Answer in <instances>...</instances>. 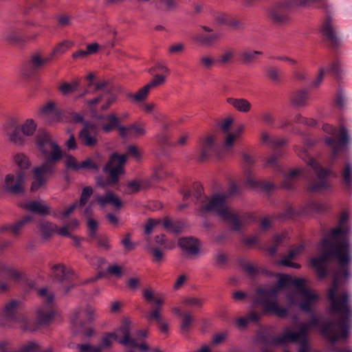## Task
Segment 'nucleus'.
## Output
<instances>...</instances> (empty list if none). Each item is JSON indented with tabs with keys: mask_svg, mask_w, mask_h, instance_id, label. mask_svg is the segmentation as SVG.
I'll list each match as a JSON object with an SVG mask.
<instances>
[{
	"mask_svg": "<svg viewBox=\"0 0 352 352\" xmlns=\"http://www.w3.org/2000/svg\"><path fill=\"white\" fill-rule=\"evenodd\" d=\"M289 333H296V331L289 328L285 329L282 335L276 338L274 340L275 344L280 345L290 342H298V352H311V346L309 342L308 336L299 334L293 340L290 338Z\"/></svg>",
	"mask_w": 352,
	"mask_h": 352,
	"instance_id": "nucleus-13",
	"label": "nucleus"
},
{
	"mask_svg": "<svg viewBox=\"0 0 352 352\" xmlns=\"http://www.w3.org/2000/svg\"><path fill=\"white\" fill-rule=\"evenodd\" d=\"M203 187L199 184H196L193 187V196L196 199L197 204H200L204 205L205 203L208 201V197L202 193Z\"/></svg>",
	"mask_w": 352,
	"mask_h": 352,
	"instance_id": "nucleus-40",
	"label": "nucleus"
},
{
	"mask_svg": "<svg viewBox=\"0 0 352 352\" xmlns=\"http://www.w3.org/2000/svg\"><path fill=\"white\" fill-rule=\"evenodd\" d=\"M65 163L67 168L73 169L75 170H80V164L78 163L76 158L72 155H67Z\"/></svg>",
	"mask_w": 352,
	"mask_h": 352,
	"instance_id": "nucleus-61",
	"label": "nucleus"
},
{
	"mask_svg": "<svg viewBox=\"0 0 352 352\" xmlns=\"http://www.w3.org/2000/svg\"><path fill=\"white\" fill-rule=\"evenodd\" d=\"M36 124L32 119H28L21 126V130L23 135L30 136L34 134Z\"/></svg>",
	"mask_w": 352,
	"mask_h": 352,
	"instance_id": "nucleus-39",
	"label": "nucleus"
},
{
	"mask_svg": "<svg viewBox=\"0 0 352 352\" xmlns=\"http://www.w3.org/2000/svg\"><path fill=\"white\" fill-rule=\"evenodd\" d=\"M118 335L122 336V339L119 342L126 346H138V342L137 339L133 338L131 336V322L129 319L125 318L123 320L121 326L115 331Z\"/></svg>",
	"mask_w": 352,
	"mask_h": 352,
	"instance_id": "nucleus-16",
	"label": "nucleus"
},
{
	"mask_svg": "<svg viewBox=\"0 0 352 352\" xmlns=\"http://www.w3.org/2000/svg\"><path fill=\"white\" fill-rule=\"evenodd\" d=\"M230 15L227 13H217L214 15V19L217 25H227Z\"/></svg>",
	"mask_w": 352,
	"mask_h": 352,
	"instance_id": "nucleus-58",
	"label": "nucleus"
},
{
	"mask_svg": "<svg viewBox=\"0 0 352 352\" xmlns=\"http://www.w3.org/2000/svg\"><path fill=\"white\" fill-rule=\"evenodd\" d=\"M199 63L204 68L209 69L215 65V60L210 54H204L200 56Z\"/></svg>",
	"mask_w": 352,
	"mask_h": 352,
	"instance_id": "nucleus-50",
	"label": "nucleus"
},
{
	"mask_svg": "<svg viewBox=\"0 0 352 352\" xmlns=\"http://www.w3.org/2000/svg\"><path fill=\"white\" fill-rule=\"evenodd\" d=\"M303 249V245H299L296 248L292 249L288 254L281 260V264L296 269L300 268V265L299 264L293 263L291 260L294 259L299 255L302 252Z\"/></svg>",
	"mask_w": 352,
	"mask_h": 352,
	"instance_id": "nucleus-24",
	"label": "nucleus"
},
{
	"mask_svg": "<svg viewBox=\"0 0 352 352\" xmlns=\"http://www.w3.org/2000/svg\"><path fill=\"white\" fill-rule=\"evenodd\" d=\"M293 285L297 291L288 294V300L292 305L297 304L296 295H300L302 302L299 304L300 308L309 314L313 312L312 305L318 299V296L310 292L305 286L302 278H293L288 275H280L278 283L269 287H260L256 291L254 305L261 304L263 314L274 313L278 317L283 318L287 314V309L280 307L278 303V294L285 286Z\"/></svg>",
	"mask_w": 352,
	"mask_h": 352,
	"instance_id": "nucleus-2",
	"label": "nucleus"
},
{
	"mask_svg": "<svg viewBox=\"0 0 352 352\" xmlns=\"http://www.w3.org/2000/svg\"><path fill=\"white\" fill-rule=\"evenodd\" d=\"M256 298V295L254 296V298H253V302H252V310L248 314L247 316L245 317V318L247 319V321L248 323H250V322H258L260 320V316L258 313L256 312L255 309L258 307V306H261L262 307V311H261V314L263 315H265V314H263V307L261 304H258L256 305H254V299ZM271 313H269V314H267H267H270ZM273 314H274V313H272Z\"/></svg>",
	"mask_w": 352,
	"mask_h": 352,
	"instance_id": "nucleus-38",
	"label": "nucleus"
},
{
	"mask_svg": "<svg viewBox=\"0 0 352 352\" xmlns=\"http://www.w3.org/2000/svg\"><path fill=\"white\" fill-rule=\"evenodd\" d=\"M267 76L274 82H278L280 80V72L273 66L268 67Z\"/></svg>",
	"mask_w": 352,
	"mask_h": 352,
	"instance_id": "nucleus-52",
	"label": "nucleus"
},
{
	"mask_svg": "<svg viewBox=\"0 0 352 352\" xmlns=\"http://www.w3.org/2000/svg\"><path fill=\"white\" fill-rule=\"evenodd\" d=\"M100 118L108 122L107 124H104L102 126V129L105 133L111 132L114 128L119 129V127L121 126L119 125V118L114 114H109L106 116H102Z\"/></svg>",
	"mask_w": 352,
	"mask_h": 352,
	"instance_id": "nucleus-29",
	"label": "nucleus"
},
{
	"mask_svg": "<svg viewBox=\"0 0 352 352\" xmlns=\"http://www.w3.org/2000/svg\"><path fill=\"white\" fill-rule=\"evenodd\" d=\"M340 181L342 187L346 192L352 190V162L346 161L340 170Z\"/></svg>",
	"mask_w": 352,
	"mask_h": 352,
	"instance_id": "nucleus-17",
	"label": "nucleus"
},
{
	"mask_svg": "<svg viewBox=\"0 0 352 352\" xmlns=\"http://www.w3.org/2000/svg\"><path fill=\"white\" fill-rule=\"evenodd\" d=\"M36 143L42 154L45 162L33 170L34 180L31 185V190L35 192L43 186L47 177L54 173V165L63 156L60 147L52 141L51 135L43 130L38 131Z\"/></svg>",
	"mask_w": 352,
	"mask_h": 352,
	"instance_id": "nucleus-3",
	"label": "nucleus"
},
{
	"mask_svg": "<svg viewBox=\"0 0 352 352\" xmlns=\"http://www.w3.org/2000/svg\"><path fill=\"white\" fill-rule=\"evenodd\" d=\"M227 196L223 194L214 195L205 205H202L200 208V212H215L221 218L230 210L227 206L226 199Z\"/></svg>",
	"mask_w": 352,
	"mask_h": 352,
	"instance_id": "nucleus-11",
	"label": "nucleus"
},
{
	"mask_svg": "<svg viewBox=\"0 0 352 352\" xmlns=\"http://www.w3.org/2000/svg\"><path fill=\"white\" fill-rule=\"evenodd\" d=\"M146 249L153 255L155 263H161L163 261L164 252L158 247H155L149 238L146 239Z\"/></svg>",
	"mask_w": 352,
	"mask_h": 352,
	"instance_id": "nucleus-34",
	"label": "nucleus"
},
{
	"mask_svg": "<svg viewBox=\"0 0 352 352\" xmlns=\"http://www.w3.org/2000/svg\"><path fill=\"white\" fill-rule=\"evenodd\" d=\"M322 130L327 133L333 135L325 139L326 144L331 148L332 157H336L338 153L344 151L350 144V135L345 127H341L338 133L337 130L332 126L324 124Z\"/></svg>",
	"mask_w": 352,
	"mask_h": 352,
	"instance_id": "nucleus-7",
	"label": "nucleus"
},
{
	"mask_svg": "<svg viewBox=\"0 0 352 352\" xmlns=\"http://www.w3.org/2000/svg\"><path fill=\"white\" fill-rule=\"evenodd\" d=\"M336 104L339 109L344 108L346 104V95L341 89H338L336 99Z\"/></svg>",
	"mask_w": 352,
	"mask_h": 352,
	"instance_id": "nucleus-57",
	"label": "nucleus"
},
{
	"mask_svg": "<svg viewBox=\"0 0 352 352\" xmlns=\"http://www.w3.org/2000/svg\"><path fill=\"white\" fill-rule=\"evenodd\" d=\"M309 99V91L301 89L294 93L291 98V102L297 107H305Z\"/></svg>",
	"mask_w": 352,
	"mask_h": 352,
	"instance_id": "nucleus-30",
	"label": "nucleus"
},
{
	"mask_svg": "<svg viewBox=\"0 0 352 352\" xmlns=\"http://www.w3.org/2000/svg\"><path fill=\"white\" fill-rule=\"evenodd\" d=\"M200 28L206 33L199 32L194 38L195 42L202 47L212 46L219 38V34L213 32V30L207 25H200Z\"/></svg>",
	"mask_w": 352,
	"mask_h": 352,
	"instance_id": "nucleus-15",
	"label": "nucleus"
},
{
	"mask_svg": "<svg viewBox=\"0 0 352 352\" xmlns=\"http://www.w3.org/2000/svg\"><path fill=\"white\" fill-rule=\"evenodd\" d=\"M298 155L312 169L314 175H310L308 173L300 169L293 170L285 179V187L287 189L292 188L291 180L298 175H302L306 177L308 181L309 190L318 192L329 189L330 188L329 178L330 170L322 167L315 159L309 155L307 150L305 148H300L298 151Z\"/></svg>",
	"mask_w": 352,
	"mask_h": 352,
	"instance_id": "nucleus-4",
	"label": "nucleus"
},
{
	"mask_svg": "<svg viewBox=\"0 0 352 352\" xmlns=\"http://www.w3.org/2000/svg\"><path fill=\"white\" fill-rule=\"evenodd\" d=\"M22 207L33 213L41 215H46L50 212L48 206L44 205L40 201H29L23 205Z\"/></svg>",
	"mask_w": 352,
	"mask_h": 352,
	"instance_id": "nucleus-23",
	"label": "nucleus"
},
{
	"mask_svg": "<svg viewBox=\"0 0 352 352\" xmlns=\"http://www.w3.org/2000/svg\"><path fill=\"white\" fill-rule=\"evenodd\" d=\"M100 166L93 162L90 158H88L80 164V169L85 170H98Z\"/></svg>",
	"mask_w": 352,
	"mask_h": 352,
	"instance_id": "nucleus-59",
	"label": "nucleus"
},
{
	"mask_svg": "<svg viewBox=\"0 0 352 352\" xmlns=\"http://www.w3.org/2000/svg\"><path fill=\"white\" fill-rule=\"evenodd\" d=\"M73 45V43L68 41H64L62 43H60L58 44L54 49V50L52 52V56H54L58 54H62L66 52L67 50H68L70 47Z\"/></svg>",
	"mask_w": 352,
	"mask_h": 352,
	"instance_id": "nucleus-46",
	"label": "nucleus"
},
{
	"mask_svg": "<svg viewBox=\"0 0 352 352\" xmlns=\"http://www.w3.org/2000/svg\"><path fill=\"white\" fill-rule=\"evenodd\" d=\"M199 151L201 161L208 159L217 151L214 138L212 135H208L204 138L199 145Z\"/></svg>",
	"mask_w": 352,
	"mask_h": 352,
	"instance_id": "nucleus-18",
	"label": "nucleus"
},
{
	"mask_svg": "<svg viewBox=\"0 0 352 352\" xmlns=\"http://www.w3.org/2000/svg\"><path fill=\"white\" fill-rule=\"evenodd\" d=\"M107 271L109 275L115 276L116 277H121L123 274L122 267L117 264L109 265L107 267Z\"/></svg>",
	"mask_w": 352,
	"mask_h": 352,
	"instance_id": "nucleus-62",
	"label": "nucleus"
},
{
	"mask_svg": "<svg viewBox=\"0 0 352 352\" xmlns=\"http://www.w3.org/2000/svg\"><path fill=\"white\" fill-rule=\"evenodd\" d=\"M262 54L263 52L261 51L246 48L241 53L240 56L242 63L245 66H250L255 63L257 56Z\"/></svg>",
	"mask_w": 352,
	"mask_h": 352,
	"instance_id": "nucleus-26",
	"label": "nucleus"
},
{
	"mask_svg": "<svg viewBox=\"0 0 352 352\" xmlns=\"http://www.w3.org/2000/svg\"><path fill=\"white\" fill-rule=\"evenodd\" d=\"M32 221V217L30 215L25 216L23 219L19 221L14 225L6 226L3 228V230H10L15 236H18L20 233L21 230L24 228L25 225Z\"/></svg>",
	"mask_w": 352,
	"mask_h": 352,
	"instance_id": "nucleus-31",
	"label": "nucleus"
},
{
	"mask_svg": "<svg viewBox=\"0 0 352 352\" xmlns=\"http://www.w3.org/2000/svg\"><path fill=\"white\" fill-rule=\"evenodd\" d=\"M222 219L228 221L231 226L232 229L234 231H239L241 228V221L239 217L233 213L230 210L224 215Z\"/></svg>",
	"mask_w": 352,
	"mask_h": 352,
	"instance_id": "nucleus-35",
	"label": "nucleus"
},
{
	"mask_svg": "<svg viewBox=\"0 0 352 352\" xmlns=\"http://www.w3.org/2000/svg\"><path fill=\"white\" fill-rule=\"evenodd\" d=\"M104 97H107V102L101 107L102 111L108 109L111 104L116 100V96L111 91L107 90L103 94Z\"/></svg>",
	"mask_w": 352,
	"mask_h": 352,
	"instance_id": "nucleus-55",
	"label": "nucleus"
},
{
	"mask_svg": "<svg viewBox=\"0 0 352 352\" xmlns=\"http://www.w3.org/2000/svg\"><path fill=\"white\" fill-rule=\"evenodd\" d=\"M10 126L12 131L11 133H7L10 141L17 145L23 144L25 142V138L23 135L20 132V127L16 124L14 120L10 122Z\"/></svg>",
	"mask_w": 352,
	"mask_h": 352,
	"instance_id": "nucleus-28",
	"label": "nucleus"
},
{
	"mask_svg": "<svg viewBox=\"0 0 352 352\" xmlns=\"http://www.w3.org/2000/svg\"><path fill=\"white\" fill-rule=\"evenodd\" d=\"M120 135L123 138H137L144 135L146 133L144 128L136 123L132 124L128 126L119 127Z\"/></svg>",
	"mask_w": 352,
	"mask_h": 352,
	"instance_id": "nucleus-20",
	"label": "nucleus"
},
{
	"mask_svg": "<svg viewBox=\"0 0 352 352\" xmlns=\"http://www.w3.org/2000/svg\"><path fill=\"white\" fill-rule=\"evenodd\" d=\"M43 237L47 239L56 230V226L50 222H43L39 226Z\"/></svg>",
	"mask_w": 352,
	"mask_h": 352,
	"instance_id": "nucleus-42",
	"label": "nucleus"
},
{
	"mask_svg": "<svg viewBox=\"0 0 352 352\" xmlns=\"http://www.w3.org/2000/svg\"><path fill=\"white\" fill-rule=\"evenodd\" d=\"M38 294L46 298V305L43 309L37 311V322L34 324L29 318L23 314L17 315L12 321L19 323L24 331H36L41 326H46L50 324L54 316V311L49 307L54 300V295L50 293L47 288L39 290Z\"/></svg>",
	"mask_w": 352,
	"mask_h": 352,
	"instance_id": "nucleus-5",
	"label": "nucleus"
},
{
	"mask_svg": "<svg viewBox=\"0 0 352 352\" xmlns=\"http://www.w3.org/2000/svg\"><path fill=\"white\" fill-rule=\"evenodd\" d=\"M300 214V212L296 210L292 206L287 205L284 212H283V218L285 219H291L297 216Z\"/></svg>",
	"mask_w": 352,
	"mask_h": 352,
	"instance_id": "nucleus-63",
	"label": "nucleus"
},
{
	"mask_svg": "<svg viewBox=\"0 0 352 352\" xmlns=\"http://www.w3.org/2000/svg\"><path fill=\"white\" fill-rule=\"evenodd\" d=\"M178 245L189 255H197L199 252L198 241L192 237L181 238L178 241Z\"/></svg>",
	"mask_w": 352,
	"mask_h": 352,
	"instance_id": "nucleus-19",
	"label": "nucleus"
},
{
	"mask_svg": "<svg viewBox=\"0 0 352 352\" xmlns=\"http://www.w3.org/2000/svg\"><path fill=\"white\" fill-rule=\"evenodd\" d=\"M165 76L163 75H155L153 79L148 83L146 85L150 89V90L153 88L157 87L163 85L165 82Z\"/></svg>",
	"mask_w": 352,
	"mask_h": 352,
	"instance_id": "nucleus-56",
	"label": "nucleus"
},
{
	"mask_svg": "<svg viewBox=\"0 0 352 352\" xmlns=\"http://www.w3.org/2000/svg\"><path fill=\"white\" fill-rule=\"evenodd\" d=\"M184 302L189 307L200 309L204 303V299L197 296H189L184 300Z\"/></svg>",
	"mask_w": 352,
	"mask_h": 352,
	"instance_id": "nucleus-44",
	"label": "nucleus"
},
{
	"mask_svg": "<svg viewBox=\"0 0 352 352\" xmlns=\"http://www.w3.org/2000/svg\"><path fill=\"white\" fill-rule=\"evenodd\" d=\"M6 39L16 43L23 42V38L19 31L16 29H10L6 34Z\"/></svg>",
	"mask_w": 352,
	"mask_h": 352,
	"instance_id": "nucleus-48",
	"label": "nucleus"
},
{
	"mask_svg": "<svg viewBox=\"0 0 352 352\" xmlns=\"http://www.w3.org/2000/svg\"><path fill=\"white\" fill-rule=\"evenodd\" d=\"M320 32L332 47L336 48L342 43V39L339 36L334 18L331 14L327 13L321 23Z\"/></svg>",
	"mask_w": 352,
	"mask_h": 352,
	"instance_id": "nucleus-9",
	"label": "nucleus"
},
{
	"mask_svg": "<svg viewBox=\"0 0 352 352\" xmlns=\"http://www.w3.org/2000/svg\"><path fill=\"white\" fill-rule=\"evenodd\" d=\"M39 345L34 342H30L28 344L23 345L16 352H38Z\"/></svg>",
	"mask_w": 352,
	"mask_h": 352,
	"instance_id": "nucleus-64",
	"label": "nucleus"
},
{
	"mask_svg": "<svg viewBox=\"0 0 352 352\" xmlns=\"http://www.w3.org/2000/svg\"><path fill=\"white\" fill-rule=\"evenodd\" d=\"M226 101L236 111L244 113L249 112L252 107L250 102L245 98H228Z\"/></svg>",
	"mask_w": 352,
	"mask_h": 352,
	"instance_id": "nucleus-25",
	"label": "nucleus"
},
{
	"mask_svg": "<svg viewBox=\"0 0 352 352\" xmlns=\"http://www.w3.org/2000/svg\"><path fill=\"white\" fill-rule=\"evenodd\" d=\"M20 303V300L13 299L8 303L6 304L3 310L5 316L9 320H12L16 316L15 314Z\"/></svg>",
	"mask_w": 352,
	"mask_h": 352,
	"instance_id": "nucleus-33",
	"label": "nucleus"
},
{
	"mask_svg": "<svg viewBox=\"0 0 352 352\" xmlns=\"http://www.w3.org/2000/svg\"><path fill=\"white\" fill-rule=\"evenodd\" d=\"M126 162V155H120L118 153L111 154L109 162L103 168V172L109 173V177L105 181L103 178L97 179V184L101 188H105L108 186L117 184L120 175L124 173L123 166Z\"/></svg>",
	"mask_w": 352,
	"mask_h": 352,
	"instance_id": "nucleus-6",
	"label": "nucleus"
},
{
	"mask_svg": "<svg viewBox=\"0 0 352 352\" xmlns=\"http://www.w3.org/2000/svg\"><path fill=\"white\" fill-rule=\"evenodd\" d=\"M78 138L82 145L95 147L98 143V129L95 124L86 122L79 131Z\"/></svg>",
	"mask_w": 352,
	"mask_h": 352,
	"instance_id": "nucleus-14",
	"label": "nucleus"
},
{
	"mask_svg": "<svg viewBox=\"0 0 352 352\" xmlns=\"http://www.w3.org/2000/svg\"><path fill=\"white\" fill-rule=\"evenodd\" d=\"M295 6H297L296 1L288 0L280 2L269 8L268 16L275 24H286L289 21V13Z\"/></svg>",
	"mask_w": 352,
	"mask_h": 352,
	"instance_id": "nucleus-8",
	"label": "nucleus"
},
{
	"mask_svg": "<svg viewBox=\"0 0 352 352\" xmlns=\"http://www.w3.org/2000/svg\"><path fill=\"white\" fill-rule=\"evenodd\" d=\"M52 269L55 279L61 284L65 294L75 287L76 284L73 283L75 273L72 269H67L61 264L54 265Z\"/></svg>",
	"mask_w": 352,
	"mask_h": 352,
	"instance_id": "nucleus-12",
	"label": "nucleus"
},
{
	"mask_svg": "<svg viewBox=\"0 0 352 352\" xmlns=\"http://www.w3.org/2000/svg\"><path fill=\"white\" fill-rule=\"evenodd\" d=\"M241 267L250 276H254L258 274H264L265 276H272V274L266 270H258L256 268L252 263L248 261L241 262Z\"/></svg>",
	"mask_w": 352,
	"mask_h": 352,
	"instance_id": "nucleus-32",
	"label": "nucleus"
},
{
	"mask_svg": "<svg viewBox=\"0 0 352 352\" xmlns=\"http://www.w3.org/2000/svg\"><path fill=\"white\" fill-rule=\"evenodd\" d=\"M0 272L6 274L10 278L14 280H19L21 278V275L19 272L3 263H0Z\"/></svg>",
	"mask_w": 352,
	"mask_h": 352,
	"instance_id": "nucleus-47",
	"label": "nucleus"
},
{
	"mask_svg": "<svg viewBox=\"0 0 352 352\" xmlns=\"http://www.w3.org/2000/svg\"><path fill=\"white\" fill-rule=\"evenodd\" d=\"M45 64V60L40 53L34 54L31 57V66L34 70H36Z\"/></svg>",
	"mask_w": 352,
	"mask_h": 352,
	"instance_id": "nucleus-51",
	"label": "nucleus"
},
{
	"mask_svg": "<svg viewBox=\"0 0 352 352\" xmlns=\"http://www.w3.org/2000/svg\"><path fill=\"white\" fill-rule=\"evenodd\" d=\"M15 162L21 169V170L25 171V169L30 166V162L28 157L23 155H17L15 157Z\"/></svg>",
	"mask_w": 352,
	"mask_h": 352,
	"instance_id": "nucleus-53",
	"label": "nucleus"
},
{
	"mask_svg": "<svg viewBox=\"0 0 352 352\" xmlns=\"http://www.w3.org/2000/svg\"><path fill=\"white\" fill-rule=\"evenodd\" d=\"M145 318L148 321L155 320L157 322H161V320H162V315L160 311H158V309H153L146 313Z\"/></svg>",
	"mask_w": 352,
	"mask_h": 352,
	"instance_id": "nucleus-54",
	"label": "nucleus"
},
{
	"mask_svg": "<svg viewBox=\"0 0 352 352\" xmlns=\"http://www.w3.org/2000/svg\"><path fill=\"white\" fill-rule=\"evenodd\" d=\"M349 219L348 212H342L338 227L332 229L322 239L319 255L310 261L320 278L326 277L329 264L333 261L338 262L339 268L333 273V283L327 294L331 312L338 316V318L332 320L313 315L308 322L299 324L296 333H289L293 340L299 334L308 336L311 327L320 329L322 336L331 344L349 337L352 327V300L349 292L340 290L342 279H347L350 276L348 265L351 260L352 250L349 242Z\"/></svg>",
	"mask_w": 352,
	"mask_h": 352,
	"instance_id": "nucleus-1",
	"label": "nucleus"
},
{
	"mask_svg": "<svg viewBox=\"0 0 352 352\" xmlns=\"http://www.w3.org/2000/svg\"><path fill=\"white\" fill-rule=\"evenodd\" d=\"M27 178L25 171L21 170L16 175L8 174L6 176L3 186V190L12 195H23L25 192V182Z\"/></svg>",
	"mask_w": 352,
	"mask_h": 352,
	"instance_id": "nucleus-10",
	"label": "nucleus"
},
{
	"mask_svg": "<svg viewBox=\"0 0 352 352\" xmlns=\"http://www.w3.org/2000/svg\"><path fill=\"white\" fill-rule=\"evenodd\" d=\"M93 194V188L91 186H86L82 189L78 205L83 207L88 201Z\"/></svg>",
	"mask_w": 352,
	"mask_h": 352,
	"instance_id": "nucleus-49",
	"label": "nucleus"
},
{
	"mask_svg": "<svg viewBox=\"0 0 352 352\" xmlns=\"http://www.w3.org/2000/svg\"><path fill=\"white\" fill-rule=\"evenodd\" d=\"M80 311H77L75 317L72 320V324L75 328V333H84L87 337H91L94 335L93 329H85L84 322L79 318Z\"/></svg>",
	"mask_w": 352,
	"mask_h": 352,
	"instance_id": "nucleus-27",
	"label": "nucleus"
},
{
	"mask_svg": "<svg viewBox=\"0 0 352 352\" xmlns=\"http://www.w3.org/2000/svg\"><path fill=\"white\" fill-rule=\"evenodd\" d=\"M184 224L182 222H173L168 218H166L163 221V227L176 234H179L183 228Z\"/></svg>",
	"mask_w": 352,
	"mask_h": 352,
	"instance_id": "nucleus-36",
	"label": "nucleus"
},
{
	"mask_svg": "<svg viewBox=\"0 0 352 352\" xmlns=\"http://www.w3.org/2000/svg\"><path fill=\"white\" fill-rule=\"evenodd\" d=\"M118 340V335L116 332H111L106 333L102 338L101 346L103 349L111 346L113 342Z\"/></svg>",
	"mask_w": 352,
	"mask_h": 352,
	"instance_id": "nucleus-45",
	"label": "nucleus"
},
{
	"mask_svg": "<svg viewBox=\"0 0 352 352\" xmlns=\"http://www.w3.org/2000/svg\"><path fill=\"white\" fill-rule=\"evenodd\" d=\"M150 186L151 184L148 180H143L140 182L133 181L128 184V193H135L140 191L142 188H148Z\"/></svg>",
	"mask_w": 352,
	"mask_h": 352,
	"instance_id": "nucleus-37",
	"label": "nucleus"
},
{
	"mask_svg": "<svg viewBox=\"0 0 352 352\" xmlns=\"http://www.w3.org/2000/svg\"><path fill=\"white\" fill-rule=\"evenodd\" d=\"M150 89L146 85L144 87L141 88L135 94L132 93H128L126 96L129 98L133 99L135 101L140 102L145 100L147 97Z\"/></svg>",
	"mask_w": 352,
	"mask_h": 352,
	"instance_id": "nucleus-43",
	"label": "nucleus"
},
{
	"mask_svg": "<svg viewBox=\"0 0 352 352\" xmlns=\"http://www.w3.org/2000/svg\"><path fill=\"white\" fill-rule=\"evenodd\" d=\"M327 70L331 72L337 78L342 76V69L339 61H333L329 69Z\"/></svg>",
	"mask_w": 352,
	"mask_h": 352,
	"instance_id": "nucleus-60",
	"label": "nucleus"
},
{
	"mask_svg": "<svg viewBox=\"0 0 352 352\" xmlns=\"http://www.w3.org/2000/svg\"><path fill=\"white\" fill-rule=\"evenodd\" d=\"M97 201L102 207L107 204L111 205L116 209H120L122 207V201L112 190H108L104 196L98 197Z\"/></svg>",
	"mask_w": 352,
	"mask_h": 352,
	"instance_id": "nucleus-22",
	"label": "nucleus"
},
{
	"mask_svg": "<svg viewBox=\"0 0 352 352\" xmlns=\"http://www.w3.org/2000/svg\"><path fill=\"white\" fill-rule=\"evenodd\" d=\"M39 113L55 122L60 121L62 116L60 111L56 108L55 103L53 102H48L41 107Z\"/></svg>",
	"mask_w": 352,
	"mask_h": 352,
	"instance_id": "nucleus-21",
	"label": "nucleus"
},
{
	"mask_svg": "<svg viewBox=\"0 0 352 352\" xmlns=\"http://www.w3.org/2000/svg\"><path fill=\"white\" fill-rule=\"evenodd\" d=\"M234 56V50L232 48H228L219 56V62L223 65L230 64L232 63Z\"/></svg>",
	"mask_w": 352,
	"mask_h": 352,
	"instance_id": "nucleus-41",
	"label": "nucleus"
}]
</instances>
